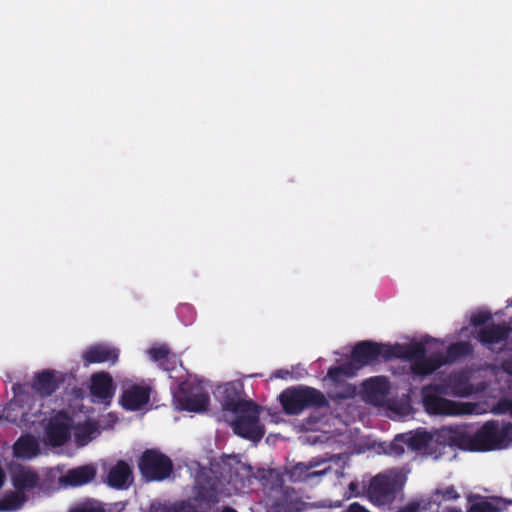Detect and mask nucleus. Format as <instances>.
<instances>
[{
  "mask_svg": "<svg viewBox=\"0 0 512 512\" xmlns=\"http://www.w3.org/2000/svg\"><path fill=\"white\" fill-rule=\"evenodd\" d=\"M501 369L508 375L512 376V358L503 360L501 363Z\"/></svg>",
  "mask_w": 512,
  "mask_h": 512,
  "instance_id": "79ce46f5",
  "label": "nucleus"
},
{
  "mask_svg": "<svg viewBox=\"0 0 512 512\" xmlns=\"http://www.w3.org/2000/svg\"><path fill=\"white\" fill-rule=\"evenodd\" d=\"M70 512H103V510L92 506H81L71 509Z\"/></svg>",
  "mask_w": 512,
  "mask_h": 512,
  "instance_id": "a19ab883",
  "label": "nucleus"
},
{
  "mask_svg": "<svg viewBox=\"0 0 512 512\" xmlns=\"http://www.w3.org/2000/svg\"><path fill=\"white\" fill-rule=\"evenodd\" d=\"M14 451L18 457L31 459L39 454V443L32 435L21 436L14 444Z\"/></svg>",
  "mask_w": 512,
  "mask_h": 512,
  "instance_id": "5701e85b",
  "label": "nucleus"
},
{
  "mask_svg": "<svg viewBox=\"0 0 512 512\" xmlns=\"http://www.w3.org/2000/svg\"><path fill=\"white\" fill-rule=\"evenodd\" d=\"M510 415L512 416V409H511Z\"/></svg>",
  "mask_w": 512,
  "mask_h": 512,
  "instance_id": "de8ad7c7",
  "label": "nucleus"
},
{
  "mask_svg": "<svg viewBox=\"0 0 512 512\" xmlns=\"http://www.w3.org/2000/svg\"><path fill=\"white\" fill-rule=\"evenodd\" d=\"M511 328L506 324H491L482 327L477 332L475 338L485 347L491 348L495 344L505 342L510 335Z\"/></svg>",
  "mask_w": 512,
  "mask_h": 512,
  "instance_id": "4468645a",
  "label": "nucleus"
},
{
  "mask_svg": "<svg viewBox=\"0 0 512 512\" xmlns=\"http://www.w3.org/2000/svg\"><path fill=\"white\" fill-rule=\"evenodd\" d=\"M389 344L363 340L355 344L351 352V359L358 367L372 365L380 360L389 361L386 355Z\"/></svg>",
  "mask_w": 512,
  "mask_h": 512,
  "instance_id": "0eeeda50",
  "label": "nucleus"
},
{
  "mask_svg": "<svg viewBox=\"0 0 512 512\" xmlns=\"http://www.w3.org/2000/svg\"><path fill=\"white\" fill-rule=\"evenodd\" d=\"M467 512H499V509L488 501H479L471 504Z\"/></svg>",
  "mask_w": 512,
  "mask_h": 512,
  "instance_id": "72a5a7b5",
  "label": "nucleus"
},
{
  "mask_svg": "<svg viewBox=\"0 0 512 512\" xmlns=\"http://www.w3.org/2000/svg\"><path fill=\"white\" fill-rule=\"evenodd\" d=\"M234 419L231 427L234 433L244 439L257 442L265 434L264 426L260 423V406L252 400L245 402L232 412Z\"/></svg>",
  "mask_w": 512,
  "mask_h": 512,
  "instance_id": "7ed1b4c3",
  "label": "nucleus"
},
{
  "mask_svg": "<svg viewBox=\"0 0 512 512\" xmlns=\"http://www.w3.org/2000/svg\"><path fill=\"white\" fill-rule=\"evenodd\" d=\"M400 488L397 474L382 473L370 480L366 493L372 504L385 507L390 506L395 501Z\"/></svg>",
  "mask_w": 512,
  "mask_h": 512,
  "instance_id": "39448f33",
  "label": "nucleus"
},
{
  "mask_svg": "<svg viewBox=\"0 0 512 512\" xmlns=\"http://www.w3.org/2000/svg\"><path fill=\"white\" fill-rule=\"evenodd\" d=\"M289 372L288 371H282V370H279V371H276L274 376L275 377H280V378H284L285 376L284 375H288Z\"/></svg>",
  "mask_w": 512,
  "mask_h": 512,
  "instance_id": "37998d69",
  "label": "nucleus"
},
{
  "mask_svg": "<svg viewBox=\"0 0 512 512\" xmlns=\"http://www.w3.org/2000/svg\"><path fill=\"white\" fill-rule=\"evenodd\" d=\"M150 394V386L133 384L123 391L120 404L127 411H138L148 404Z\"/></svg>",
  "mask_w": 512,
  "mask_h": 512,
  "instance_id": "9d476101",
  "label": "nucleus"
},
{
  "mask_svg": "<svg viewBox=\"0 0 512 512\" xmlns=\"http://www.w3.org/2000/svg\"><path fill=\"white\" fill-rule=\"evenodd\" d=\"M316 464H305V463H298L296 464L292 470H291V478L294 481H306L310 478L322 476L325 474V471H313L310 470L315 467Z\"/></svg>",
  "mask_w": 512,
  "mask_h": 512,
  "instance_id": "c756f323",
  "label": "nucleus"
},
{
  "mask_svg": "<svg viewBox=\"0 0 512 512\" xmlns=\"http://www.w3.org/2000/svg\"><path fill=\"white\" fill-rule=\"evenodd\" d=\"M435 497H441V500L443 501H450V500H457L460 495L454 488V486H449L445 488L444 490H436L434 493Z\"/></svg>",
  "mask_w": 512,
  "mask_h": 512,
  "instance_id": "c9c22d12",
  "label": "nucleus"
},
{
  "mask_svg": "<svg viewBox=\"0 0 512 512\" xmlns=\"http://www.w3.org/2000/svg\"><path fill=\"white\" fill-rule=\"evenodd\" d=\"M278 399L283 411L288 415H299L307 409L329 407L327 397L320 390L305 385L286 388Z\"/></svg>",
  "mask_w": 512,
  "mask_h": 512,
  "instance_id": "f03ea898",
  "label": "nucleus"
},
{
  "mask_svg": "<svg viewBox=\"0 0 512 512\" xmlns=\"http://www.w3.org/2000/svg\"><path fill=\"white\" fill-rule=\"evenodd\" d=\"M63 381L64 376L61 372L43 370L35 375L32 388L41 397H48L59 388Z\"/></svg>",
  "mask_w": 512,
  "mask_h": 512,
  "instance_id": "f8f14e48",
  "label": "nucleus"
},
{
  "mask_svg": "<svg viewBox=\"0 0 512 512\" xmlns=\"http://www.w3.org/2000/svg\"><path fill=\"white\" fill-rule=\"evenodd\" d=\"M96 476V469L92 465H83L69 469L60 478V482L66 486L79 487L91 482Z\"/></svg>",
  "mask_w": 512,
  "mask_h": 512,
  "instance_id": "6ab92c4d",
  "label": "nucleus"
},
{
  "mask_svg": "<svg viewBox=\"0 0 512 512\" xmlns=\"http://www.w3.org/2000/svg\"><path fill=\"white\" fill-rule=\"evenodd\" d=\"M94 432L95 428L92 425H86L78 430L76 439L80 444L84 445L92 438Z\"/></svg>",
  "mask_w": 512,
  "mask_h": 512,
  "instance_id": "e433bc0d",
  "label": "nucleus"
},
{
  "mask_svg": "<svg viewBox=\"0 0 512 512\" xmlns=\"http://www.w3.org/2000/svg\"><path fill=\"white\" fill-rule=\"evenodd\" d=\"M492 319V315L488 311H480L471 316L470 323L474 327H480Z\"/></svg>",
  "mask_w": 512,
  "mask_h": 512,
  "instance_id": "f704fd0d",
  "label": "nucleus"
},
{
  "mask_svg": "<svg viewBox=\"0 0 512 512\" xmlns=\"http://www.w3.org/2000/svg\"><path fill=\"white\" fill-rule=\"evenodd\" d=\"M70 435V418L65 413H59L53 417L45 431L47 442L54 447L64 445L70 439Z\"/></svg>",
  "mask_w": 512,
  "mask_h": 512,
  "instance_id": "6e6552de",
  "label": "nucleus"
},
{
  "mask_svg": "<svg viewBox=\"0 0 512 512\" xmlns=\"http://www.w3.org/2000/svg\"><path fill=\"white\" fill-rule=\"evenodd\" d=\"M446 512H462L461 509L456 507H449L446 509Z\"/></svg>",
  "mask_w": 512,
  "mask_h": 512,
  "instance_id": "c03bdc74",
  "label": "nucleus"
},
{
  "mask_svg": "<svg viewBox=\"0 0 512 512\" xmlns=\"http://www.w3.org/2000/svg\"><path fill=\"white\" fill-rule=\"evenodd\" d=\"M445 365L442 353H434L430 357L418 359L411 365V370L418 376H427L435 372L437 369Z\"/></svg>",
  "mask_w": 512,
  "mask_h": 512,
  "instance_id": "412c9836",
  "label": "nucleus"
},
{
  "mask_svg": "<svg viewBox=\"0 0 512 512\" xmlns=\"http://www.w3.org/2000/svg\"><path fill=\"white\" fill-rule=\"evenodd\" d=\"M218 484L219 482L216 478H207L204 481H199V497L208 503L218 502Z\"/></svg>",
  "mask_w": 512,
  "mask_h": 512,
  "instance_id": "cd10ccee",
  "label": "nucleus"
},
{
  "mask_svg": "<svg viewBox=\"0 0 512 512\" xmlns=\"http://www.w3.org/2000/svg\"><path fill=\"white\" fill-rule=\"evenodd\" d=\"M119 351L106 344H96L88 347L83 355L82 360L85 365L95 363L115 364L118 361Z\"/></svg>",
  "mask_w": 512,
  "mask_h": 512,
  "instance_id": "2eb2a0df",
  "label": "nucleus"
},
{
  "mask_svg": "<svg viewBox=\"0 0 512 512\" xmlns=\"http://www.w3.org/2000/svg\"><path fill=\"white\" fill-rule=\"evenodd\" d=\"M473 346L466 341H459L448 346L446 353H442L445 364L454 363L460 358L469 356L473 353Z\"/></svg>",
  "mask_w": 512,
  "mask_h": 512,
  "instance_id": "393cba45",
  "label": "nucleus"
},
{
  "mask_svg": "<svg viewBox=\"0 0 512 512\" xmlns=\"http://www.w3.org/2000/svg\"><path fill=\"white\" fill-rule=\"evenodd\" d=\"M178 404L180 409L188 412H202L207 410L210 402V397L207 392H198L179 396Z\"/></svg>",
  "mask_w": 512,
  "mask_h": 512,
  "instance_id": "aec40b11",
  "label": "nucleus"
},
{
  "mask_svg": "<svg viewBox=\"0 0 512 512\" xmlns=\"http://www.w3.org/2000/svg\"><path fill=\"white\" fill-rule=\"evenodd\" d=\"M11 480L14 488L25 494L38 487L40 478L36 471L26 466H16L11 470Z\"/></svg>",
  "mask_w": 512,
  "mask_h": 512,
  "instance_id": "ddd939ff",
  "label": "nucleus"
},
{
  "mask_svg": "<svg viewBox=\"0 0 512 512\" xmlns=\"http://www.w3.org/2000/svg\"><path fill=\"white\" fill-rule=\"evenodd\" d=\"M349 497H358L362 495V490L358 481H351L348 485Z\"/></svg>",
  "mask_w": 512,
  "mask_h": 512,
  "instance_id": "4c0bfd02",
  "label": "nucleus"
},
{
  "mask_svg": "<svg viewBox=\"0 0 512 512\" xmlns=\"http://www.w3.org/2000/svg\"><path fill=\"white\" fill-rule=\"evenodd\" d=\"M148 512H200L194 505L182 501L173 505H167L160 502L152 503Z\"/></svg>",
  "mask_w": 512,
  "mask_h": 512,
  "instance_id": "c85d7f7f",
  "label": "nucleus"
},
{
  "mask_svg": "<svg viewBox=\"0 0 512 512\" xmlns=\"http://www.w3.org/2000/svg\"><path fill=\"white\" fill-rule=\"evenodd\" d=\"M221 512H237L235 509L231 508V507H224Z\"/></svg>",
  "mask_w": 512,
  "mask_h": 512,
  "instance_id": "a18cd8bd",
  "label": "nucleus"
},
{
  "mask_svg": "<svg viewBox=\"0 0 512 512\" xmlns=\"http://www.w3.org/2000/svg\"><path fill=\"white\" fill-rule=\"evenodd\" d=\"M269 510L270 512H300V502L284 495L273 500Z\"/></svg>",
  "mask_w": 512,
  "mask_h": 512,
  "instance_id": "7c9ffc66",
  "label": "nucleus"
},
{
  "mask_svg": "<svg viewBox=\"0 0 512 512\" xmlns=\"http://www.w3.org/2000/svg\"><path fill=\"white\" fill-rule=\"evenodd\" d=\"M390 453L397 457L401 456L404 453V447L398 441V439H395V441L392 442V444L390 446Z\"/></svg>",
  "mask_w": 512,
  "mask_h": 512,
  "instance_id": "ea45409f",
  "label": "nucleus"
},
{
  "mask_svg": "<svg viewBox=\"0 0 512 512\" xmlns=\"http://www.w3.org/2000/svg\"><path fill=\"white\" fill-rule=\"evenodd\" d=\"M364 388L367 393L385 394L388 389V381L385 377H372L365 381Z\"/></svg>",
  "mask_w": 512,
  "mask_h": 512,
  "instance_id": "473e14b6",
  "label": "nucleus"
},
{
  "mask_svg": "<svg viewBox=\"0 0 512 512\" xmlns=\"http://www.w3.org/2000/svg\"><path fill=\"white\" fill-rule=\"evenodd\" d=\"M355 374L353 363H344L340 366H333L329 368L327 377L334 383L345 382V379L352 377Z\"/></svg>",
  "mask_w": 512,
  "mask_h": 512,
  "instance_id": "2f4dec72",
  "label": "nucleus"
},
{
  "mask_svg": "<svg viewBox=\"0 0 512 512\" xmlns=\"http://www.w3.org/2000/svg\"><path fill=\"white\" fill-rule=\"evenodd\" d=\"M507 307H512V298L507 300Z\"/></svg>",
  "mask_w": 512,
  "mask_h": 512,
  "instance_id": "49530a36",
  "label": "nucleus"
},
{
  "mask_svg": "<svg viewBox=\"0 0 512 512\" xmlns=\"http://www.w3.org/2000/svg\"><path fill=\"white\" fill-rule=\"evenodd\" d=\"M405 443L409 448L415 451L425 450L428 454L433 455L434 439L431 433L422 431L406 438Z\"/></svg>",
  "mask_w": 512,
  "mask_h": 512,
  "instance_id": "b1692460",
  "label": "nucleus"
},
{
  "mask_svg": "<svg viewBox=\"0 0 512 512\" xmlns=\"http://www.w3.org/2000/svg\"><path fill=\"white\" fill-rule=\"evenodd\" d=\"M387 356L389 361L393 359H403L408 361H417L426 355L425 345L421 342H415L410 344H389L387 349Z\"/></svg>",
  "mask_w": 512,
  "mask_h": 512,
  "instance_id": "f3484780",
  "label": "nucleus"
},
{
  "mask_svg": "<svg viewBox=\"0 0 512 512\" xmlns=\"http://www.w3.org/2000/svg\"><path fill=\"white\" fill-rule=\"evenodd\" d=\"M434 439L433 455L437 458L439 455L444 453L446 447H457L462 450H466V444L464 443L465 432L453 430L451 428H442L435 434H432Z\"/></svg>",
  "mask_w": 512,
  "mask_h": 512,
  "instance_id": "9b49d317",
  "label": "nucleus"
},
{
  "mask_svg": "<svg viewBox=\"0 0 512 512\" xmlns=\"http://www.w3.org/2000/svg\"><path fill=\"white\" fill-rule=\"evenodd\" d=\"M138 468L146 481H163L170 477L172 460L157 449H146L138 461Z\"/></svg>",
  "mask_w": 512,
  "mask_h": 512,
  "instance_id": "20e7f679",
  "label": "nucleus"
},
{
  "mask_svg": "<svg viewBox=\"0 0 512 512\" xmlns=\"http://www.w3.org/2000/svg\"><path fill=\"white\" fill-rule=\"evenodd\" d=\"M26 501L23 493L10 491L0 499V512H12L19 510Z\"/></svg>",
  "mask_w": 512,
  "mask_h": 512,
  "instance_id": "bb28decb",
  "label": "nucleus"
},
{
  "mask_svg": "<svg viewBox=\"0 0 512 512\" xmlns=\"http://www.w3.org/2000/svg\"><path fill=\"white\" fill-rule=\"evenodd\" d=\"M116 386L113 378L107 372L95 373L91 377L90 393L93 402L110 404L115 394Z\"/></svg>",
  "mask_w": 512,
  "mask_h": 512,
  "instance_id": "1a4fd4ad",
  "label": "nucleus"
},
{
  "mask_svg": "<svg viewBox=\"0 0 512 512\" xmlns=\"http://www.w3.org/2000/svg\"><path fill=\"white\" fill-rule=\"evenodd\" d=\"M151 360L157 362L165 371L174 369L177 363V356L170 351L167 345L151 347L147 351Z\"/></svg>",
  "mask_w": 512,
  "mask_h": 512,
  "instance_id": "4be33fe9",
  "label": "nucleus"
},
{
  "mask_svg": "<svg viewBox=\"0 0 512 512\" xmlns=\"http://www.w3.org/2000/svg\"><path fill=\"white\" fill-rule=\"evenodd\" d=\"M222 408L225 411L234 412L245 402L242 398L243 386L237 382H228L219 388Z\"/></svg>",
  "mask_w": 512,
  "mask_h": 512,
  "instance_id": "dca6fc26",
  "label": "nucleus"
},
{
  "mask_svg": "<svg viewBox=\"0 0 512 512\" xmlns=\"http://www.w3.org/2000/svg\"><path fill=\"white\" fill-rule=\"evenodd\" d=\"M431 389L434 393H428V388H424L423 394V404L429 414L454 416L470 412L467 405L439 396L442 393L441 386H433Z\"/></svg>",
  "mask_w": 512,
  "mask_h": 512,
  "instance_id": "423d86ee",
  "label": "nucleus"
},
{
  "mask_svg": "<svg viewBox=\"0 0 512 512\" xmlns=\"http://www.w3.org/2000/svg\"><path fill=\"white\" fill-rule=\"evenodd\" d=\"M356 395V387L350 383L342 382L334 384L327 392V396L330 400L340 403L343 400L354 398Z\"/></svg>",
  "mask_w": 512,
  "mask_h": 512,
  "instance_id": "a878e982",
  "label": "nucleus"
},
{
  "mask_svg": "<svg viewBox=\"0 0 512 512\" xmlns=\"http://www.w3.org/2000/svg\"><path fill=\"white\" fill-rule=\"evenodd\" d=\"M497 409L500 413H510L512 410V400L504 399L499 401Z\"/></svg>",
  "mask_w": 512,
  "mask_h": 512,
  "instance_id": "58836bf2",
  "label": "nucleus"
},
{
  "mask_svg": "<svg viewBox=\"0 0 512 512\" xmlns=\"http://www.w3.org/2000/svg\"><path fill=\"white\" fill-rule=\"evenodd\" d=\"M133 481L132 469L124 460H119L109 471L107 483L115 489H126Z\"/></svg>",
  "mask_w": 512,
  "mask_h": 512,
  "instance_id": "a211bd4d",
  "label": "nucleus"
},
{
  "mask_svg": "<svg viewBox=\"0 0 512 512\" xmlns=\"http://www.w3.org/2000/svg\"><path fill=\"white\" fill-rule=\"evenodd\" d=\"M462 439L467 451L487 452L507 448L512 442V423L500 426L497 421H487L474 434L465 432Z\"/></svg>",
  "mask_w": 512,
  "mask_h": 512,
  "instance_id": "f257e3e1",
  "label": "nucleus"
}]
</instances>
